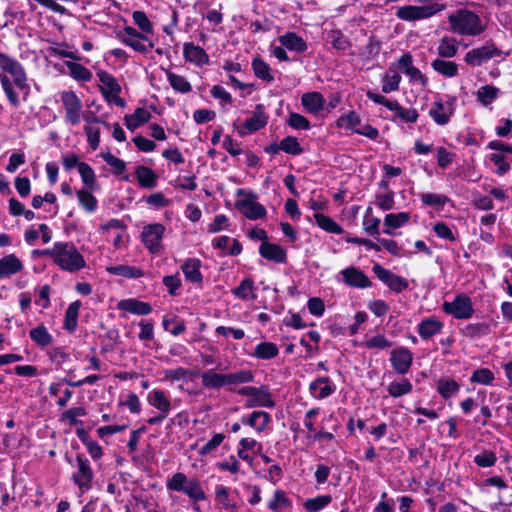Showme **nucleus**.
I'll use <instances>...</instances> for the list:
<instances>
[{
	"instance_id": "obj_1",
	"label": "nucleus",
	"mask_w": 512,
	"mask_h": 512,
	"mask_svg": "<svg viewBox=\"0 0 512 512\" xmlns=\"http://www.w3.org/2000/svg\"><path fill=\"white\" fill-rule=\"evenodd\" d=\"M450 31L465 37H476L482 34L486 26L480 16L468 9H458L448 16Z\"/></svg>"
},
{
	"instance_id": "obj_2",
	"label": "nucleus",
	"mask_w": 512,
	"mask_h": 512,
	"mask_svg": "<svg viewBox=\"0 0 512 512\" xmlns=\"http://www.w3.org/2000/svg\"><path fill=\"white\" fill-rule=\"evenodd\" d=\"M49 256L63 270L73 272L85 266V260L76 246L71 242H56L51 249L42 252Z\"/></svg>"
},
{
	"instance_id": "obj_3",
	"label": "nucleus",
	"mask_w": 512,
	"mask_h": 512,
	"mask_svg": "<svg viewBox=\"0 0 512 512\" xmlns=\"http://www.w3.org/2000/svg\"><path fill=\"white\" fill-rule=\"evenodd\" d=\"M417 5H405L397 8L395 15L398 19L415 22L431 18L446 9V4L434 0H415Z\"/></svg>"
},
{
	"instance_id": "obj_4",
	"label": "nucleus",
	"mask_w": 512,
	"mask_h": 512,
	"mask_svg": "<svg viewBox=\"0 0 512 512\" xmlns=\"http://www.w3.org/2000/svg\"><path fill=\"white\" fill-rule=\"evenodd\" d=\"M166 489L172 492H180L193 502L206 500V493L197 478H188L183 472H176L166 481Z\"/></svg>"
},
{
	"instance_id": "obj_5",
	"label": "nucleus",
	"mask_w": 512,
	"mask_h": 512,
	"mask_svg": "<svg viewBox=\"0 0 512 512\" xmlns=\"http://www.w3.org/2000/svg\"><path fill=\"white\" fill-rule=\"evenodd\" d=\"M510 55L509 51L500 49L493 40H487L483 45L469 50L464 57V61L471 66H482L490 60L500 63L506 60Z\"/></svg>"
},
{
	"instance_id": "obj_6",
	"label": "nucleus",
	"mask_w": 512,
	"mask_h": 512,
	"mask_svg": "<svg viewBox=\"0 0 512 512\" xmlns=\"http://www.w3.org/2000/svg\"><path fill=\"white\" fill-rule=\"evenodd\" d=\"M238 395L246 397L244 407L247 409L275 407V401L270 389L266 385L243 386L236 390Z\"/></svg>"
},
{
	"instance_id": "obj_7",
	"label": "nucleus",
	"mask_w": 512,
	"mask_h": 512,
	"mask_svg": "<svg viewBox=\"0 0 512 512\" xmlns=\"http://www.w3.org/2000/svg\"><path fill=\"white\" fill-rule=\"evenodd\" d=\"M74 471L72 473V481L77 486L81 494L87 493L92 489L94 472L90 461L84 455H77L72 464Z\"/></svg>"
},
{
	"instance_id": "obj_8",
	"label": "nucleus",
	"mask_w": 512,
	"mask_h": 512,
	"mask_svg": "<svg viewBox=\"0 0 512 512\" xmlns=\"http://www.w3.org/2000/svg\"><path fill=\"white\" fill-rule=\"evenodd\" d=\"M442 309L456 319H469L474 313L472 301L464 293L457 294L452 300H445Z\"/></svg>"
},
{
	"instance_id": "obj_9",
	"label": "nucleus",
	"mask_w": 512,
	"mask_h": 512,
	"mask_svg": "<svg viewBox=\"0 0 512 512\" xmlns=\"http://www.w3.org/2000/svg\"><path fill=\"white\" fill-rule=\"evenodd\" d=\"M0 68L12 77V81L16 87L21 90L28 89L24 68L16 59L0 52Z\"/></svg>"
},
{
	"instance_id": "obj_10",
	"label": "nucleus",
	"mask_w": 512,
	"mask_h": 512,
	"mask_svg": "<svg viewBox=\"0 0 512 512\" xmlns=\"http://www.w3.org/2000/svg\"><path fill=\"white\" fill-rule=\"evenodd\" d=\"M61 101L65 109V120L71 125H78L81 122L82 102L73 91H63Z\"/></svg>"
},
{
	"instance_id": "obj_11",
	"label": "nucleus",
	"mask_w": 512,
	"mask_h": 512,
	"mask_svg": "<svg viewBox=\"0 0 512 512\" xmlns=\"http://www.w3.org/2000/svg\"><path fill=\"white\" fill-rule=\"evenodd\" d=\"M456 97L450 96L446 102L435 101L429 109V116L440 126L449 123L455 111Z\"/></svg>"
},
{
	"instance_id": "obj_12",
	"label": "nucleus",
	"mask_w": 512,
	"mask_h": 512,
	"mask_svg": "<svg viewBox=\"0 0 512 512\" xmlns=\"http://www.w3.org/2000/svg\"><path fill=\"white\" fill-rule=\"evenodd\" d=\"M165 227L160 223L146 225L142 231V241L151 253H157L161 249V241Z\"/></svg>"
},
{
	"instance_id": "obj_13",
	"label": "nucleus",
	"mask_w": 512,
	"mask_h": 512,
	"mask_svg": "<svg viewBox=\"0 0 512 512\" xmlns=\"http://www.w3.org/2000/svg\"><path fill=\"white\" fill-rule=\"evenodd\" d=\"M390 363L399 375L407 374L413 363V353L407 347H397L390 353Z\"/></svg>"
},
{
	"instance_id": "obj_14",
	"label": "nucleus",
	"mask_w": 512,
	"mask_h": 512,
	"mask_svg": "<svg viewBox=\"0 0 512 512\" xmlns=\"http://www.w3.org/2000/svg\"><path fill=\"white\" fill-rule=\"evenodd\" d=\"M336 384L327 376H320L314 379L308 387L312 398L323 400L336 392Z\"/></svg>"
},
{
	"instance_id": "obj_15",
	"label": "nucleus",
	"mask_w": 512,
	"mask_h": 512,
	"mask_svg": "<svg viewBox=\"0 0 512 512\" xmlns=\"http://www.w3.org/2000/svg\"><path fill=\"white\" fill-rule=\"evenodd\" d=\"M240 421L243 425L249 426L256 433L261 434L267 429L271 421V416L268 412L254 410L249 414L242 415Z\"/></svg>"
},
{
	"instance_id": "obj_16",
	"label": "nucleus",
	"mask_w": 512,
	"mask_h": 512,
	"mask_svg": "<svg viewBox=\"0 0 512 512\" xmlns=\"http://www.w3.org/2000/svg\"><path fill=\"white\" fill-rule=\"evenodd\" d=\"M148 404L155 408L162 415H169L173 409V404L168 393L161 389H152L147 394Z\"/></svg>"
},
{
	"instance_id": "obj_17",
	"label": "nucleus",
	"mask_w": 512,
	"mask_h": 512,
	"mask_svg": "<svg viewBox=\"0 0 512 512\" xmlns=\"http://www.w3.org/2000/svg\"><path fill=\"white\" fill-rule=\"evenodd\" d=\"M116 309L137 316H145L152 312V306L149 303L135 298L120 300L116 305Z\"/></svg>"
},
{
	"instance_id": "obj_18",
	"label": "nucleus",
	"mask_w": 512,
	"mask_h": 512,
	"mask_svg": "<svg viewBox=\"0 0 512 512\" xmlns=\"http://www.w3.org/2000/svg\"><path fill=\"white\" fill-rule=\"evenodd\" d=\"M345 285L356 288H367L371 286L369 278L358 268L348 267L340 272Z\"/></svg>"
},
{
	"instance_id": "obj_19",
	"label": "nucleus",
	"mask_w": 512,
	"mask_h": 512,
	"mask_svg": "<svg viewBox=\"0 0 512 512\" xmlns=\"http://www.w3.org/2000/svg\"><path fill=\"white\" fill-rule=\"evenodd\" d=\"M374 274L382 281V283L389 288H407L408 283L405 279L393 274L389 270L382 267L380 264L373 266Z\"/></svg>"
},
{
	"instance_id": "obj_20",
	"label": "nucleus",
	"mask_w": 512,
	"mask_h": 512,
	"mask_svg": "<svg viewBox=\"0 0 512 512\" xmlns=\"http://www.w3.org/2000/svg\"><path fill=\"white\" fill-rule=\"evenodd\" d=\"M183 54L186 61L202 66L209 63V56L203 48L193 43H185Z\"/></svg>"
},
{
	"instance_id": "obj_21",
	"label": "nucleus",
	"mask_w": 512,
	"mask_h": 512,
	"mask_svg": "<svg viewBox=\"0 0 512 512\" xmlns=\"http://www.w3.org/2000/svg\"><path fill=\"white\" fill-rule=\"evenodd\" d=\"M238 207L245 217L251 220L261 219L267 213L266 208L262 204L251 198L240 201Z\"/></svg>"
},
{
	"instance_id": "obj_22",
	"label": "nucleus",
	"mask_w": 512,
	"mask_h": 512,
	"mask_svg": "<svg viewBox=\"0 0 512 512\" xmlns=\"http://www.w3.org/2000/svg\"><path fill=\"white\" fill-rule=\"evenodd\" d=\"M201 383L207 389H221L228 387L226 374L217 373L215 370L210 369L201 374Z\"/></svg>"
},
{
	"instance_id": "obj_23",
	"label": "nucleus",
	"mask_w": 512,
	"mask_h": 512,
	"mask_svg": "<svg viewBox=\"0 0 512 512\" xmlns=\"http://www.w3.org/2000/svg\"><path fill=\"white\" fill-rule=\"evenodd\" d=\"M67 381L69 380L64 378L59 382H52L48 388L50 396L58 397L56 404L61 408L66 407L73 396V392L70 389H63V384L67 383Z\"/></svg>"
},
{
	"instance_id": "obj_24",
	"label": "nucleus",
	"mask_w": 512,
	"mask_h": 512,
	"mask_svg": "<svg viewBox=\"0 0 512 512\" xmlns=\"http://www.w3.org/2000/svg\"><path fill=\"white\" fill-rule=\"evenodd\" d=\"M268 121V116L263 111L262 105H257L253 115L247 118L243 123V128L248 133H254L261 128L265 127Z\"/></svg>"
},
{
	"instance_id": "obj_25",
	"label": "nucleus",
	"mask_w": 512,
	"mask_h": 512,
	"mask_svg": "<svg viewBox=\"0 0 512 512\" xmlns=\"http://www.w3.org/2000/svg\"><path fill=\"white\" fill-rule=\"evenodd\" d=\"M278 40L283 47L298 53L305 52L308 48L306 41L294 32L285 33Z\"/></svg>"
},
{
	"instance_id": "obj_26",
	"label": "nucleus",
	"mask_w": 512,
	"mask_h": 512,
	"mask_svg": "<svg viewBox=\"0 0 512 512\" xmlns=\"http://www.w3.org/2000/svg\"><path fill=\"white\" fill-rule=\"evenodd\" d=\"M260 255L271 261L282 263L286 259L285 250L278 244L263 242L259 248Z\"/></svg>"
},
{
	"instance_id": "obj_27",
	"label": "nucleus",
	"mask_w": 512,
	"mask_h": 512,
	"mask_svg": "<svg viewBox=\"0 0 512 512\" xmlns=\"http://www.w3.org/2000/svg\"><path fill=\"white\" fill-rule=\"evenodd\" d=\"M443 323L438 319L426 318L418 324V334L422 339H429L441 332Z\"/></svg>"
},
{
	"instance_id": "obj_28",
	"label": "nucleus",
	"mask_w": 512,
	"mask_h": 512,
	"mask_svg": "<svg viewBox=\"0 0 512 512\" xmlns=\"http://www.w3.org/2000/svg\"><path fill=\"white\" fill-rule=\"evenodd\" d=\"M431 67L435 72L447 78H453L459 74L458 64L447 59L436 58L431 62Z\"/></svg>"
},
{
	"instance_id": "obj_29",
	"label": "nucleus",
	"mask_w": 512,
	"mask_h": 512,
	"mask_svg": "<svg viewBox=\"0 0 512 512\" xmlns=\"http://www.w3.org/2000/svg\"><path fill=\"white\" fill-rule=\"evenodd\" d=\"M22 268V262L14 254H9L0 259V278L16 274L21 271Z\"/></svg>"
},
{
	"instance_id": "obj_30",
	"label": "nucleus",
	"mask_w": 512,
	"mask_h": 512,
	"mask_svg": "<svg viewBox=\"0 0 512 512\" xmlns=\"http://www.w3.org/2000/svg\"><path fill=\"white\" fill-rule=\"evenodd\" d=\"M413 390V384L407 378H398L393 380L387 386L388 394L393 398H399L408 395Z\"/></svg>"
},
{
	"instance_id": "obj_31",
	"label": "nucleus",
	"mask_w": 512,
	"mask_h": 512,
	"mask_svg": "<svg viewBox=\"0 0 512 512\" xmlns=\"http://www.w3.org/2000/svg\"><path fill=\"white\" fill-rule=\"evenodd\" d=\"M252 70L254 75L267 83H272L274 81L273 72L268 63H266L260 57H254L251 62Z\"/></svg>"
},
{
	"instance_id": "obj_32",
	"label": "nucleus",
	"mask_w": 512,
	"mask_h": 512,
	"mask_svg": "<svg viewBox=\"0 0 512 512\" xmlns=\"http://www.w3.org/2000/svg\"><path fill=\"white\" fill-rule=\"evenodd\" d=\"M201 262L199 259L191 258L186 260L181 269L188 281L193 284H198L202 281V275L200 273Z\"/></svg>"
},
{
	"instance_id": "obj_33",
	"label": "nucleus",
	"mask_w": 512,
	"mask_h": 512,
	"mask_svg": "<svg viewBox=\"0 0 512 512\" xmlns=\"http://www.w3.org/2000/svg\"><path fill=\"white\" fill-rule=\"evenodd\" d=\"M458 53V41L453 37L444 36L438 46L437 54L440 59H450Z\"/></svg>"
},
{
	"instance_id": "obj_34",
	"label": "nucleus",
	"mask_w": 512,
	"mask_h": 512,
	"mask_svg": "<svg viewBox=\"0 0 512 512\" xmlns=\"http://www.w3.org/2000/svg\"><path fill=\"white\" fill-rule=\"evenodd\" d=\"M279 354L277 345L273 342L263 341L257 344L251 356L260 360H271Z\"/></svg>"
},
{
	"instance_id": "obj_35",
	"label": "nucleus",
	"mask_w": 512,
	"mask_h": 512,
	"mask_svg": "<svg viewBox=\"0 0 512 512\" xmlns=\"http://www.w3.org/2000/svg\"><path fill=\"white\" fill-rule=\"evenodd\" d=\"M490 325L486 322L470 323L461 329L463 336L477 340L490 333Z\"/></svg>"
},
{
	"instance_id": "obj_36",
	"label": "nucleus",
	"mask_w": 512,
	"mask_h": 512,
	"mask_svg": "<svg viewBox=\"0 0 512 512\" xmlns=\"http://www.w3.org/2000/svg\"><path fill=\"white\" fill-rule=\"evenodd\" d=\"M29 337L41 349L47 348L53 342V336L43 325H38L37 327L31 329L29 331Z\"/></svg>"
},
{
	"instance_id": "obj_37",
	"label": "nucleus",
	"mask_w": 512,
	"mask_h": 512,
	"mask_svg": "<svg viewBox=\"0 0 512 512\" xmlns=\"http://www.w3.org/2000/svg\"><path fill=\"white\" fill-rule=\"evenodd\" d=\"M436 390L445 400L454 397L460 390V385L451 378H440L436 382Z\"/></svg>"
},
{
	"instance_id": "obj_38",
	"label": "nucleus",
	"mask_w": 512,
	"mask_h": 512,
	"mask_svg": "<svg viewBox=\"0 0 512 512\" xmlns=\"http://www.w3.org/2000/svg\"><path fill=\"white\" fill-rule=\"evenodd\" d=\"M302 105L313 114H317L324 108L325 100L318 92H310L302 95Z\"/></svg>"
},
{
	"instance_id": "obj_39",
	"label": "nucleus",
	"mask_w": 512,
	"mask_h": 512,
	"mask_svg": "<svg viewBox=\"0 0 512 512\" xmlns=\"http://www.w3.org/2000/svg\"><path fill=\"white\" fill-rule=\"evenodd\" d=\"M135 176L138 183L143 188H154L157 184L158 176L149 167L140 165L135 170Z\"/></svg>"
},
{
	"instance_id": "obj_40",
	"label": "nucleus",
	"mask_w": 512,
	"mask_h": 512,
	"mask_svg": "<svg viewBox=\"0 0 512 512\" xmlns=\"http://www.w3.org/2000/svg\"><path fill=\"white\" fill-rule=\"evenodd\" d=\"M401 75L391 66L382 77V92L390 93L399 89Z\"/></svg>"
},
{
	"instance_id": "obj_41",
	"label": "nucleus",
	"mask_w": 512,
	"mask_h": 512,
	"mask_svg": "<svg viewBox=\"0 0 512 512\" xmlns=\"http://www.w3.org/2000/svg\"><path fill=\"white\" fill-rule=\"evenodd\" d=\"M97 76L101 82L100 90L103 96L114 92H121V86L114 76L106 71H99Z\"/></svg>"
},
{
	"instance_id": "obj_42",
	"label": "nucleus",
	"mask_w": 512,
	"mask_h": 512,
	"mask_svg": "<svg viewBox=\"0 0 512 512\" xmlns=\"http://www.w3.org/2000/svg\"><path fill=\"white\" fill-rule=\"evenodd\" d=\"M331 502V495H318L314 498L306 499L303 503V507L307 512H320L325 509Z\"/></svg>"
},
{
	"instance_id": "obj_43",
	"label": "nucleus",
	"mask_w": 512,
	"mask_h": 512,
	"mask_svg": "<svg viewBox=\"0 0 512 512\" xmlns=\"http://www.w3.org/2000/svg\"><path fill=\"white\" fill-rule=\"evenodd\" d=\"M80 307V301H74L68 306L65 312L64 328L69 332H74L77 328Z\"/></svg>"
},
{
	"instance_id": "obj_44",
	"label": "nucleus",
	"mask_w": 512,
	"mask_h": 512,
	"mask_svg": "<svg viewBox=\"0 0 512 512\" xmlns=\"http://www.w3.org/2000/svg\"><path fill=\"white\" fill-rule=\"evenodd\" d=\"M292 506L291 499L282 489H277L273 493L272 499L268 502L267 507L273 512H280V508H289Z\"/></svg>"
},
{
	"instance_id": "obj_45",
	"label": "nucleus",
	"mask_w": 512,
	"mask_h": 512,
	"mask_svg": "<svg viewBox=\"0 0 512 512\" xmlns=\"http://www.w3.org/2000/svg\"><path fill=\"white\" fill-rule=\"evenodd\" d=\"M227 383L230 390L232 386L247 384L254 380V373L248 369L238 370L236 372L226 373Z\"/></svg>"
},
{
	"instance_id": "obj_46",
	"label": "nucleus",
	"mask_w": 512,
	"mask_h": 512,
	"mask_svg": "<svg viewBox=\"0 0 512 512\" xmlns=\"http://www.w3.org/2000/svg\"><path fill=\"white\" fill-rule=\"evenodd\" d=\"M317 225L328 233L342 234L343 228L336 223L332 218L322 214L315 213L314 215Z\"/></svg>"
},
{
	"instance_id": "obj_47",
	"label": "nucleus",
	"mask_w": 512,
	"mask_h": 512,
	"mask_svg": "<svg viewBox=\"0 0 512 512\" xmlns=\"http://www.w3.org/2000/svg\"><path fill=\"white\" fill-rule=\"evenodd\" d=\"M166 75L169 84L175 91L185 94L192 90L191 84L185 77L177 75L171 71H167Z\"/></svg>"
},
{
	"instance_id": "obj_48",
	"label": "nucleus",
	"mask_w": 512,
	"mask_h": 512,
	"mask_svg": "<svg viewBox=\"0 0 512 512\" xmlns=\"http://www.w3.org/2000/svg\"><path fill=\"white\" fill-rule=\"evenodd\" d=\"M231 241L230 237L228 236H220L213 240L214 247L227 251L228 254L236 256L239 255L242 251L241 245L238 242V240L233 239L232 240V246L229 247V242Z\"/></svg>"
},
{
	"instance_id": "obj_49",
	"label": "nucleus",
	"mask_w": 512,
	"mask_h": 512,
	"mask_svg": "<svg viewBox=\"0 0 512 512\" xmlns=\"http://www.w3.org/2000/svg\"><path fill=\"white\" fill-rule=\"evenodd\" d=\"M499 91L495 86L484 85L477 90L476 97L483 106H488L498 97Z\"/></svg>"
},
{
	"instance_id": "obj_50",
	"label": "nucleus",
	"mask_w": 512,
	"mask_h": 512,
	"mask_svg": "<svg viewBox=\"0 0 512 512\" xmlns=\"http://www.w3.org/2000/svg\"><path fill=\"white\" fill-rule=\"evenodd\" d=\"M225 439L226 436L223 433H214L213 436L200 447L198 454L200 456L212 455Z\"/></svg>"
},
{
	"instance_id": "obj_51",
	"label": "nucleus",
	"mask_w": 512,
	"mask_h": 512,
	"mask_svg": "<svg viewBox=\"0 0 512 512\" xmlns=\"http://www.w3.org/2000/svg\"><path fill=\"white\" fill-rule=\"evenodd\" d=\"M121 41H122V43L131 47L135 51L143 53V54L148 53L154 47L153 42H151L149 39H148V41H144L140 37H137V38L121 37Z\"/></svg>"
},
{
	"instance_id": "obj_52",
	"label": "nucleus",
	"mask_w": 512,
	"mask_h": 512,
	"mask_svg": "<svg viewBox=\"0 0 512 512\" xmlns=\"http://www.w3.org/2000/svg\"><path fill=\"white\" fill-rule=\"evenodd\" d=\"M366 349H386L392 346V342L389 341L385 335L377 334L364 340L361 344Z\"/></svg>"
},
{
	"instance_id": "obj_53",
	"label": "nucleus",
	"mask_w": 512,
	"mask_h": 512,
	"mask_svg": "<svg viewBox=\"0 0 512 512\" xmlns=\"http://www.w3.org/2000/svg\"><path fill=\"white\" fill-rule=\"evenodd\" d=\"M163 329L173 336H179L186 330L185 323L182 320H177L175 317L169 318L164 316L162 319Z\"/></svg>"
},
{
	"instance_id": "obj_54",
	"label": "nucleus",
	"mask_w": 512,
	"mask_h": 512,
	"mask_svg": "<svg viewBox=\"0 0 512 512\" xmlns=\"http://www.w3.org/2000/svg\"><path fill=\"white\" fill-rule=\"evenodd\" d=\"M494 379L495 375L490 369L479 368L472 373L470 382L481 385H491Z\"/></svg>"
},
{
	"instance_id": "obj_55",
	"label": "nucleus",
	"mask_w": 512,
	"mask_h": 512,
	"mask_svg": "<svg viewBox=\"0 0 512 512\" xmlns=\"http://www.w3.org/2000/svg\"><path fill=\"white\" fill-rule=\"evenodd\" d=\"M78 171H79V174L81 176V179H82V182L84 183V185L87 188L94 190L95 186L97 184V180H96L95 172L92 169V167L89 164L84 162L79 165Z\"/></svg>"
},
{
	"instance_id": "obj_56",
	"label": "nucleus",
	"mask_w": 512,
	"mask_h": 512,
	"mask_svg": "<svg viewBox=\"0 0 512 512\" xmlns=\"http://www.w3.org/2000/svg\"><path fill=\"white\" fill-rule=\"evenodd\" d=\"M380 219L371 214V208H368L363 218V229L372 237L379 235Z\"/></svg>"
},
{
	"instance_id": "obj_57",
	"label": "nucleus",
	"mask_w": 512,
	"mask_h": 512,
	"mask_svg": "<svg viewBox=\"0 0 512 512\" xmlns=\"http://www.w3.org/2000/svg\"><path fill=\"white\" fill-rule=\"evenodd\" d=\"M66 66L73 78L80 81H90L92 73L82 64L67 62Z\"/></svg>"
},
{
	"instance_id": "obj_58",
	"label": "nucleus",
	"mask_w": 512,
	"mask_h": 512,
	"mask_svg": "<svg viewBox=\"0 0 512 512\" xmlns=\"http://www.w3.org/2000/svg\"><path fill=\"white\" fill-rule=\"evenodd\" d=\"M390 111L395 112V116L406 123H415L419 117L415 109L403 108L397 101H395V107H391Z\"/></svg>"
},
{
	"instance_id": "obj_59",
	"label": "nucleus",
	"mask_w": 512,
	"mask_h": 512,
	"mask_svg": "<svg viewBox=\"0 0 512 512\" xmlns=\"http://www.w3.org/2000/svg\"><path fill=\"white\" fill-rule=\"evenodd\" d=\"M78 201L80 205L87 211V212H94L97 208V199L95 196L86 190H78L76 192Z\"/></svg>"
},
{
	"instance_id": "obj_60",
	"label": "nucleus",
	"mask_w": 512,
	"mask_h": 512,
	"mask_svg": "<svg viewBox=\"0 0 512 512\" xmlns=\"http://www.w3.org/2000/svg\"><path fill=\"white\" fill-rule=\"evenodd\" d=\"M217 469L231 475L239 473L241 464L235 455H229L226 459L216 463Z\"/></svg>"
},
{
	"instance_id": "obj_61",
	"label": "nucleus",
	"mask_w": 512,
	"mask_h": 512,
	"mask_svg": "<svg viewBox=\"0 0 512 512\" xmlns=\"http://www.w3.org/2000/svg\"><path fill=\"white\" fill-rule=\"evenodd\" d=\"M86 415V410L84 407H73L61 414L60 420L62 422L68 423L70 426H76L79 421V417H84Z\"/></svg>"
},
{
	"instance_id": "obj_62",
	"label": "nucleus",
	"mask_w": 512,
	"mask_h": 512,
	"mask_svg": "<svg viewBox=\"0 0 512 512\" xmlns=\"http://www.w3.org/2000/svg\"><path fill=\"white\" fill-rule=\"evenodd\" d=\"M410 219V215L407 212L390 213L384 218V224L387 227L399 228L405 225Z\"/></svg>"
},
{
	"instance_id": "obj_63",
	"label": "nucleus",
	"mask_w": 512,
	"mask_h": 512,
	"mask_svg": "<svg viewBox=\"0 0 512 512\" xmlns=\"http://www.w3.org/2000/svg\"><path fill=\"white\" fill-rule=\"evenodd\" d=\"M361 119L355 111H350L348 114L342 115L337 120V126L339 128L355 130L356 126L360 125Z\"/></svg>"
},
{
	"instance_id": "obj_64",
	"label": "nucleus",
	"mask_w": 512,
	"mask_h": 512,
	"mask_svg": "<svg viewBox=\"0 0 512 512\" xmlns=\"http://www.w3.org/2000/svg\"><path fill=\"white\" fill-rule=\"evenodd\" d=\"M0 82L2 85V88L9 100V102L14 106L17 107L19 105V98L16 92L13 89L12 81L8 78V76L4 74H0Z\"/></svg>"
}]
</instances>
